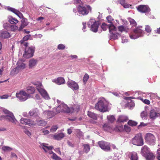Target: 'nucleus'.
Instances as JSON below:
<instances>
[{"mask_svg":"<svg viewBox=\"0 0 160 160\" xmlns=\"http://www.w3.org/2000/svg\"><path fill=\"white\" fill-rule=\"evenodd\" d=\"M88 115L89 117L92 118L95 120L97 119V115L96 114L92 112L88 111Z\"/></svg>","mask_w":160,"mask_h":160,"instance_id":"obj_38","label":"nucleus"},{"mask_svg":"<svg viewBox=\"0 0 160 160\" xmlns=\"http://www.w3.org/2000/svg\"><path fill=\"white\" fill-rule=\"evenodd\" d=\"M108 102L103 98H99L95 106V108L101 112L108 111Z\"/></svg>","mask_w":160,"mask_h":160,"instance_id":"obj_3","label":"nucleus"},{"mask_svg":"<svg viewBox=\"0 0 160 160\" xmlns=\"http://www.w3.org/2000/svg\"><path fill=\"white\" fill-rule=\"evenodd\" d=\"M128 39L124 37H123L122 38V43H124L125 42H128Z\"/></svg>","mask_w":160,"mask_h":160,"instance_id":"obj_61","label":"nucleus"},{"mask_svg":"<svg viewBox=\"0 0 160 160\" xmlns=\"http://www.w3.org/2000/svg\"><path fill=\"white\" fill-rule=\"evenodd\" d=\"M113 130L116 131L121 132L123 130V126L122 125H118L115 128H113Z\"/></svg>","mask_w":160,"mask_h":160,"instance_id":"obj_35","label":"nucleus"},{"mask_svg":"<svg viewBox=\"0 0 160 160\" xmlns=\"http://www.w3.org/2000/svg\"><path fill=\"white\" fill-rule=\"evenodd\" d=\"M128 120V118L125 116L121 115L119 116L118 121L120 122H126Z\"/></svg>","mask_w":160,"mask_h":160,"instance_id":"obj_30","label":"nucleus"},{"mask_svg":"<svg viewBox=\"0 0 160 160\" xmlns=\"http://www.w3.org/2000/svg\"><path fill=\"white\" fill-rule=\"evenodd\" d=\"M89 78V76L87 74H85L84 75L83 79V82L85 83L88 81Z\"/></svg>","mask_w":160,"mask_h":160,"instance_id":"obj_51","label":"nucleus"},{"mask_svg":"<svg viewBox=\"0 0 160 160\" xmlns=\"http://www.w3.org/2000/svg\"><path fill=\"white\" fill-rule=\"evenodd\" d=\"M91 10L92 8L89 5H86L83 7L79 6L78 8V15L80 16L86 15L91 12Z\"/></svg>","mask_w":160,"mask_h":160,"instance_id":"obj_6","label":"nucleus"},{"mask_svg":"<svg viewBox=\"0 0 160 160\" xmlns=\"http://www.w3.org/2000/svg\"><path fill=\"white\" fill-rule=\"evenodd\" d=\"M84 147V151L85 152H88L90 150V147L88 144H84L83 145Z\"/></svg>","mask_w":160,"mask_h":160,"instance_id":"obj_42","label":"nucleus"},{"mask_svg":"<svg viewBox=\"0 0 160 160\" xmlns=\"http://www.w3.org/2000/svg\"><path fill=\"white\" fill-rule=\"evenodd\" d=\"M26 64L23 63L21 62V69H24L25 68Z\"/></svg>","mask_w":160,"mask_h":160,"instance_id":"obj_64","label":"nucleus"},{"mask_svg":"<svg viewBox=\"0 0 160 160\" xmlns=\"http://www.w3.org/2000/svg\"><path fill=\"white\" fill-rule=\"evenodd\" d=\"M99 147L102 149L106 151H108L110 150V144L108 142L100 141L98 142Z\"/></svg>","mask_w":160,"mask_h":160,"instance_id":"obj_14","label":"nucleus"},{"mask_svg":"<svg viewBox=\"0 0 160 160\" xmlns=\"http://www.w3.org/2000/svg\"><path fill=\"white\" fill-rule=\"evenodd\" d=\"M3 111L4 113L6 114L7 115L1 116L0 117V120H2L3 119H4L7 121L11 122L14 124H17V121L12 112L5 109L3 110Z\"/></svg>","mask_w":160,"mask_h":160,"instance_id":"obj_4","label":"nucleus"},{"mask_svg":"<svg viewBox=\"0 0 160 160\" xmlns=\"http://www.w3.org/2000/svg\"><path fill=\"white\" fill-rule=\"evenodd\" d=\"M159 116L160 117V113L156 112L153 109L151 110L149 114L150 118L155 119Z\"/></svg>","mask_w":160,"mask_h":160,"instance_id":"obj_22","label":"nucleus"},{"mask_svg":"<svg viewBox=\"0 0 160 160\" xmlns=\"http://www.w3.org/2000/svg\"><path fill=\"white\" fill-rule=\"evenodd\" d=\"M103 128L104 130L109 132H111L113 130L112 127L109 125L108 124H105L103 126Z\"/></svg>","mask_w":160,"mask_h":160,"instance_id":"obj_29","label":"nucleus"},{"mask_svg":"<svg viewBox=\"0 0 160 160\" xmlns=\"http://www.w3.org/2000/svg\"><path fill=\"white\" fill-rule=\"evenodd\" d=\"M117 28L114 25H112L109 27V32L110 33V39L115 40L117 39L120 36V34L117 32Z\"/></svg>","mask_w":160,"mask_h":160,"instance_id":"obj_9","label":"nucleus"},{"mask_svg":"<svg viewBox=\"0 0 160 160\" xmlns=\"http://www.w3.org/2000/svg\"><path fill=\"white\" fill-rule=\"evenodd\" d=\"M107 118L108 120L111 122H112L115 120L114 117L112 115H110L108 116Z\"/></svg>","mask_w":160,"mask_h":160,"instance_id":"obj_47","label":"nucleus"},{"mask_svg":"<svg viewBox=\"0 0 160 160\" xmlns=\"http://www.w3.org/2000/svg\"><path fill=\"white\" fill-rule=\"evenodd\" d=\"M151 28L149 25H146L145 27V31L148 33H150L151 31Z\"/></svg>","mask_w":160,"mask_h":160,"instance_id":"obj_50","label":"nucleus"},{"mask_svg":"<svg viewBox=\"0 0 160 160\" xmlns=\"http://www.w3.org/2000/svg\"><path fill=\"white\" fill-rule=\"evenodd\" d=\"M147 160H154L155 156L151 152L150 153L145 157Z\"/></svg>","mask_w":160,"mask_h":160,"instance_id":"obj_37","label":"nucleus"},{"mask_svg":"<svg viewBox=\"0 0 160 160\" xmlns=\"http://www.w3.org/2000/svg\"><path fill=\"white\" fill-rule=\"evenodd\" d=\"M43 132L44 135H46L49 133V132L47 130L45 129L43 131Z\"/></svg>","mask_w":160,"mask_h":160,"instance_id":"obj_63","label":"nucleus"},{"mask_svg":"<svg viewBox=\"0 0 160 160\" xmlns=\"http://www.w3.org/2000/svg\"><path fill=\"white\" fill-rule=\"evenodd\" d=\"M2 150L4 152H10L12 150V148L9 147L4 146L2 147Z\"/></svg>","mask_w":160,"mask_h":160,"instance_id":"obj_41","label":"nucleus"},{"mask_svg":"<svg viewBox=\"0 0 160 160\" xmlns=\"http://www.w3.org/2000/svg\"><path fill=\"white\" fill-rule=\"evenodd\" d=\"M130 158L131 160H137L138 158L137 153L135 152H132L131 154Z\"/></svg>","mask_w":160,"mask_h":160,"instance_id":"obj_40","label":"nucleus"},{"mask_svg":"<svg viewBox=\"0 0 160 160\" xmlns=\"http://www.w3.org/2000/svg\"><path fill=\"white\" fill-rule=\"evenodd\" d=\"M28 92L30 94H33L35 91L34 88L32 86H29L27 88Z\"/></svg>","mask_w":160,"mask_h":160,"instance_id":"obj_39","label":"nucleus"},{"mask_svg":"<svg viewBox=\"0 0 160 160\" xmlns=\"http://www.w3.org/2000/svg\"><path fill=\"white\" fill-rule=\"evenodd\" d=\"M40 147L42 148L46 152H48L50 154H52L54 153L52 150L53 148L52 146H48L47 144L45 143H40Z\"/></svg>","mask_w":160,"mask_h":160,"instance_id":"obj_13","label":"nucleus"},{"mask_svg":"<svg viewBox=\"0 0 160 160\" xmlns=\"http://www.w3.org/2000/svg\"><path fill=\"white\" fill-rule=\"evenodd\" d=\"M106 18L108 22L110 23V24H113V25L112 21H114V19L111 16H107Z\"/></svg>","mask_w":160,"mask_h":160,"instance_id":"obj_44","label":"nucleus"},{"mask_svg":"<svg viewBox=\"0 0 160 160\" xmlns=\"http://www.w3.org/2000/svg\"><path fill=\"white\" fill-rule=\"evenodd\" d=\"M75 132L77 133V136L79 137H81L82 136L83 133L82 132H81L79 129H77L75 130Z\"/></svg>","mask_w":160,"mask_h":160,"instance_id":"obj_49","label":"nucleus"},{"mask_svg":"<svg viewBox=\"0 0 160 160\" xmlns=\"http://www.w3.org/2000/svg\"><path fill=\"white\" fill-rule=\"evenodd\" d=\"M134 98L132 97H126L124 99L128 100V105L130 107H133L134 106V103L131 99Z\"/></svg>","mask_w":160,"mask_h":160,"instance_id":"obj_27","label":"nucleus"},{"mask_svg":"<svg viewBox=\"0 0 160 160\" xmlns=\"http://www.w3.org/2000/svg\"><path fill=\"white\" fill-rule=\"evenodd\" d=\"M29 95L24 91H21V101H24L28 98Z\"/></svg>","mask_w":160,"mask_h":160,"instance_id":"obj_24","label":"nucleus"},{"mask_svg":"<svg viewBox=\"0 0 160 160\" xmlns=\"http://www.w3.org/2000/svg\"><path fill=\"white\" fill-rule=\"evenodd\" d=\"M21 29L28 25L27 19L22 18L21 20Z\"/></svg>","mask_w":160,"mask_h":160,"instance_id":"obj_31","label":"nucleus"},{"mask_svg":"<svg viewBox=\"0 0 160 160\" xmlns=\"http://www.w3.org/2000/svg\"><path fill=\"white\" fill-rule=\"evenodd\" d=\"M65 48V46L62 44H59L58 46V48L59 50H63Z\"/></svg>","mask_w":160,"mask_h":160,"instance_id":"obj_53","label":"nucleus"},{"mask_svg":"<svg viewBox=\"0 0 160 160\" xmlns=\"http://www.w3.org/2000/svg\"><path fill=\"white\" fill-rule=\"evenodd\" d=\"M52 81L58 85L64 84L65 82L64 79L62 77H59L56 79H53Z\"/></svg>","mask_w":160,"mask_h":160,"instance_id":"obj_23","label":"nucleus"},{"mask_svg":"<svg viewBox=\"0 0 160 160\" xmlns=\"http://www.w3.org/2000/svg\"><path fill=\"white\" fill-rule=\"evenodd\" d=\"M31 37V35H30L25 36L23 38L22 40H21V47L22 46H24L25 47L28 46V44L27 42H26V41L29 39Z\"/></svg>","mask_w":160,"mask_h":160,"instance_id":"obj_18","label":"nucleus"},{"mask_svg":"<svg viewBox=\"0 0 160 160\" xmlns=\"http://www.w3.org/2000/svg\"><path fill=\"white\" fill-rule=\"evenodd\" d=\"M38 63V60L32 58L31 59L28 63V67L29 69L34 68L37 65Z\"/></svg>","mask_w":160,"mask_h":160,"instance_id":"obj_17","label":"nucleus"},{"mask_svg":"<svg viewBox=\"0 0 160 160\" xmlns=\"http://www.w3.org/2000/svg\"><path fill=\"white\" fill-rule=\"evenodd\" d=\"M141 117L143 119H147L148 112L146 110H145L141 113Z\"/></svg>","mask_w":160,"mask_h":160,"instance_id":"obj_33","label":"nucleus"},{"mask_svg":"<svg viewBox=\"0 0 160 160\" xmlns=\"http://www.w3.org/2000/svg\"><path fill=\"white\" fill-rule=\"evenodd\" d=\"M57 102L58 104V106L57 107L53 108V109H55L57 113H59L61 112L67 113L71 112H72L73 111H78L79 109L78 105H76L75 106L76 108L77 107H78L77 109L76 108H75L74 107L70 108L66 104L58 99L57 100Z\"/></svg>","mask_w":160,"mask_h":160,"instance_id":"obj_1","label":"nucleus"},{"mask_svg":"<svg viewBox=\"0 0 160 160\" xmlns=\"http://www.w3.org/2000/svg\"><path fill=\"white\" fill-rule=\"evenodd\" d=\"M124 128L126 131L127 132H129L130 131V128L127 125H125L124 126Z\"/></svg>","mask_w":160,"mask_h":160,"instance_id":"obj_55","label":"nucleus"},{"mask_svg":"<svg viewBox=\"0 0 160 160\" xmlns=\"http://www.w3.org/2000/svg\"><path fill=\"white\" fill-rule=\"evenodd\" d=\"M21 123L23 124H28L30 126L36 125L37 124L41 126H44L47 123V122L43 120H41L35 122L30 119H27L24 118H21Z\"/></svg>","mask_w":160,"mask_h":160,"instance_id":"obj_2","label":"nucleus"},{"mask_svg":"<svg viewBox=\"0 0 160 160\" xmlns=\"http://www.w3.org/2000/svg\"><path fill=\"white\" fill-rule=\"evenodd\" d=\"M24 132L28 137H30L31 136V133L28 130H25Z\"/></svg>","mask_w":160,"mask_h":160,"instance_id":"obj_59","label":"nucleus"},{"mask_svg":"<svg viewBox=\"0 0 160 160\" xmlns=\"http://www.w3.org/2000/svg\"><path fill=\"white\" fill-rule=\"evenodd\" d=\"M138 10L142 13H146L150 11V9L147 5H140L137 7Z\"/></svg>","mask_w":160,"mask_h":160,"instance_id":"obj_15","label":"nucleus"},{"mask_svg":"<svg viewBox=\"0 0 160 160\" xmlns=\"http://www.w3.org/2000/svg\"><path fill=\"white\" fill-rule=\"evenodd\" d=\"M9 96L7 95H4L0 96V98L1 99H7L8 98Z\"/></svg>","mask_w":160,"mask_h":160,"instance_id":"obj_60","label":"nucleus"},{"mask_svg":"<svg viewBox=\"0 0 160 160\" xmlns=\"http://www.w3.org/2000/svg\"><path fill=\"white\" fill-rule=\"evenodd\" d=\"M68 86L72 90H78L79 88L78 84L72 80H69L67 82Z\"/></svg>","mask_w":160,"mask_h":160,"instance_id":"obj_16","label":"nucleus"},{"mask_svg":"<svg viewBox=\"0 0 160 160\" xmlns=\"http://www.w3.org/2000/svg\"><path fill=\"white\" fill-rule=\"evenodd\" d=\"M122 5L125 8H128L130 7L131 6V5H130L129 4L127 3H125V2H124V3Z\"/></svg>","mask_w":160,"mask_h":160,"instance_id":"obj_58","label":"nucleus"},{"mask_svg":"<svg viewBox=\"0 0 160 160\" xmlns=\"http://www.w3.org/2000/svg\"><path fill=\"white\" fill-rule=\"evenodd\" d=\"M141 153L142 155L145 157L150 152L149 148L147 146H144L141 149Z\"/></svg>","mask_w":160,"mask_h":160,"instance_id":"obj_20","label":"nucleus"},{"mask_svg":"<svg viewBox=\"0 0 160 160\" xmlns=\"http://www.w3.org/2000/svg\"><path fill=\"white\" fill-rule=\"evenodd\" d=\"M18 27L15 25L10 26V28L12 31H14L18 29Z\"/></svg>","mask_w":160,"mask_h":160,"instance_id":"obj_52","label":"nucleus"},{"mask_svg":"<svg viewBox=\"0 0 160 160\" xmlns=\"http://www.w3.org/2000/svg\"><path fill=\"white\" fill-rule=\"evenodd\" d=\"M25 52L23 54V57L26 58H29L32 57L34 55L35 50V47L33 46L25 47Z\"/></svg>","mask_w":160,"mask_h":160,"instance_id":"obj_7","label":"nucleus"},{"mask_svg":"<svg viewBox=\"0 0 160 160\" xmlns=\"http://www.w3.org/2000/svg\"><path fill=\"white\" fill-rule=\"evenodd\" d=\"M132 143L134 145L141 146L143 144V142L141 135L140 134L136 135L132 140Z\"/></svg>","mask_w":160,"mask_h":160,"instance_id":"obj_10","label":"nucleus"},{"mask_svg":"<svg viewBox=\"0 0 160 160\" xmlns=\"http://www.w3.org/2000/svg\"><path fill=\"white\" fill-rule=\"evenodd\" d=\"M128 124L131 126H135L137 125V122L132 120H129L128 122Z\"/></svg>","mask_w":160,"mask_h":160,"instance_id":"obj_48","label":"nucleus"},{"mask_svg":"<svg viewBox=\"0 0 160 160\" xmlns=\"http://www.w3.org/2000/svg\"><path fill=\"white\" fill-rule=\"evenodd\" d=\"M157 152L158 153V155L157 158L158 160H160V148L158 149L157 151Z\"/></svg>","mask_w":160,"mask_h":160,"instance_id":"obj_56","label":"nucleus"},{"mask_svg":"<svg viewBox=\"0 0 160 160\" xmlns=\"http://www.w3.org/2000/svg\"><path fill=\"white\" fill-rule=\"evenodd\" d=\"M58 127L57 125L53 126L50 129L51 132H55L58 129Z\"/></svg>","mask_w":160,"mask_h":160,"instance_id":"obj_46","label":"nucleus"},{"mask_svg":"<svg viewBox=\"0 0 160 160\" xmlns=\"http://www.w3.org/2000/svg\"><path fill=\"white\" fill-rule=\"evenodd\" d=\"M5 9L9 11H11L14 13L15 14L17 15L18 17L20 18V16L19 15L20 13L19 11L18 10H17L14 8L11 7L9 6L5 8Z\"/></svg>","mask_w":160,"mask_h":160,"instance_id":"obj_25","label":"nucleus"},{"mask_svg":"<svg viewBox=\"0 0 160 160\" xmlns=\"http://www.w3.org/2000/svg\"><path fill=\"white\" fill-rule=\"evenodd\" d=\"M37 89L44 99L48 100L50 98L47 92L43 88V87L41 83H39L38 85L37 86Z\"/></svg>","mask_w":160,"mask_h":160,"instance_id":"obj_11","label":"nucleus"},{"mask_svg":"<svg viewBox=\"0 0 160 160\" xmlns=\"http://www.w3.org/2000/svg\"><path fill=\"white\" fill-rule=\"evenodd\" d=\"M144 34V31L138 27L129 34V37L131 39H135L143 36Z\"/></svg>","mask_w":160,"mask_h":160,"instance_id":"obj_5","label":"nucleus"},{"mask_svg":"<svg viewBox=\"0 0 160 160\" xmlns=\"http://www.w3.org/2000/svg\"><path fill=\"white\" fill-rule=\"evenodd\" d=\"M67 143L68 145L70 147H74V145L72 143V142L69 141H67Z\"/></svg>","mask_w":160,"mask_h":160,"instance_id":"obj_62","label":"nucleus"},{"mask_svg":"<svg viewBox=\"0 0 160 160\" xmlns=\"http://www.w3.org/2000/svg\"><path fill=\"white\" fill-rule=\"evenodd\" d=\"M51 158L55 160H62V158L58 157L55 153H53L51 156Z\"/></svg>","mask_w":160,"mask_h":160,"instance_id":"obj_43","label":"nucleus"},{"mask_svg":"<svg viewBox=\"0 0 160 160\" xmlns=\"http://www.w3.org/2000/svg\"><path fill=\"white\" fill-rule=\"evenodd\" d=\"M129 21L130 24L132 26H136L137 25L136 22L133 19L130 18L129 19Z\"/></svg>","mask_w":160,"mask_h":160,"instance_id":"obj_45","label":"nucleus"},{"mask_svg":"<svg viewBox=\"0 0 160 160\" xmlns=\"http://www.w3.org/2000/svg\"><path fill=\"white\" fill-rule=\"evenodd\" d=\"M150 96L151 98L152 99L158 98L156 93H151L150 94Z\"/></svg>","mask_w":160,"mask_h":160,"instance_id":"obj_54","label":"nucleus"},{"mask_svg":"<svg viewBox=\"0 0 160 160\" xmlns=\"http://www.w3.org/2000/svg\"><path fill=\"white\" fill-rule=\"evenodd\" d=\"M65 136L64 134L63 133H60L53 136V138L56 140H60L62 139Z\"/></svg>","mask_w":160,"mask_h":160,"instance_id":"obj_28","label":"nucleus"},{"mask_svg":"<svg viewBox=\"0 0 160 160\" xmlns=\"http://www.w3.org/2000/svg\"><path fill=\"white\" fill-rule=\"evenodd\" d=\"M28 114L30 116L36 117L38 116L39 113L38 109L37 108H35L30 110Z\"/></svg>","mask_w":160,"mask_h":160,"instance_id":"obj_19","label":"nucleus"},{"mask_svg":"<svg viewBox=\"0 0 160 160\" xmlns=\"http://www.w3.org/2000/svg\"><path fill=\"white\" fill-rule=\"evenodd\" d=\"M145 139L147 142L150 144L152 145H155L156 138L152 134L150 133H147L145 137Z\"/></svg>","mask_w":160,"mask_h":160,"instance_id":"obj_12","label":"nucleus"},{"mask_svg":"<svg viewBox=\"0 0 160 160\" xmlns=\"http://www.w3.org/2000/svg\"><path fill=\"white\" fill-rule=\"evenodd\" d=\"M118 28L119 31L121 32H128V29L126 27L122 25L118 27Z\"/></svg>","mask_w":160,"mask_h":160,"instance_id":"obj_32","label":"nucleus"},{"mask_svg":"<svg viewBox=\"0 0 160 160\" xmlns=\"http://www.w3.org/2000/svg\"><path fill=\"white\" fill-rule=\"evenodd\" d=\"M143 102L145 104L147 105H149L150 104V101L148 99H145L144 100H142Z\"/></svg>","mask_w":160,"mask_h":160,"instance_id":"obj_57","label":"nucleus"},{"mask_svg":"<svg viewBox=\"0 0 160 160\" xmlns=\"http://www.w3.org/2000/svg\"><path fill=\"white\" fill-rule=\"evenodd\" d=\"M10 37L9 33L6 31H2L0 32V37L3 38H9Z\"/></svg>","mask_w":160,"mask_h":160,"instance_id":"obj_26","label":"nucleus"},{"mask_svg":"<svg viewBox=\"0 0 160 160\" xmlns=\"http://www.w3.org/2000/svg\"><path fill=\"white\" fill-rule=\"evenodd\" d=\"M43 114L48 118H51L55 116L57 113L51 111H45L43 112Z\"/></svg>","mask_w":160,"mask_h":160,"instance_id":"obj_21","label":"nucleus"},{"mask_svg":"<svg viewBox=\"0 0 160 160\" xmlns=\"http://www.w3.org/2000/svg\"><path fill=\"white\" fill-rule=\"evenodd\" d=\"M99 24L98 21H96L94 19L92 18L91 19L88 23V26L90 28L91 30L94 32H97Z\"/></svg>","mask_w":160,"mask_h":160,"instance_id":"obj_8","label":"nucleus"},{"mask_svg":"<svg viewBox=\"0 0 160 160\" xmlns=\"http://www.w3.org/2000/svg\"><path fill=\"white\" fill-rule=\"evenodd\" d=\"M112 25H114L113 24H110L109 25H107L105 23H103L101 25V28L104 31H106L108 28H109V27Z\"/></svg>","mask_w":160,"mask_h":160,"instance_id":"obj_36","label":"nucleus"},{"mask_svg":"<svg viewBox=\"0 0 160 160\" xmlns=\"http://www.w3.org/2000/svg\"><path fill=\"white\" fill-rule=\"evenodd\" d=\"M8 20L10 23L11 24H16L18 22V21L17 19L13 18L11 16L9 17Z\"/></svg>","mask_w":160,"mask_h":160,"instance_id":"obj_34","label":"nucleus"}]
</instances>
